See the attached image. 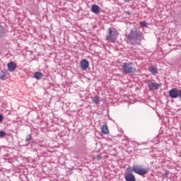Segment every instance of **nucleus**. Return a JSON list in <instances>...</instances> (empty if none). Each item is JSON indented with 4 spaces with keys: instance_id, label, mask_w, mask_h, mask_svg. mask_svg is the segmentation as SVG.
I'll use <instances>...</instances> for the list:
<instances>
[{
    "instance_id": "nucleus-1",
    "label": "nucleus",
    "mask_w": 181,
    "mask_h": 181,
    "mask_svg": "<svg viewBox=\"0 0 181 181\" xmlns=\"http://www.w3.org/2000/svg\"><path fill=\"white\" fill-rule=\"evenodd\" d=\"M127 43L134 46H141L142 40L145 39L144 33L136 28H134L130 30L129 35H126Z\"/></svg>"
},
{
    "instance_id": "nucleus-2",
    "label": "nucleus",
    "mask_w": 181,
    "mask_h": 181,
    "mask_svg": "<svg viewBox=\"0 0 181 181\" xmlns=\"http://www.w3.org/2000/svg\"><path fill=\"white\" fill-rule=\"evenodd\" d=\"M127 172H134V173H136L137 175H139V176H144V175H147L148 172L149 171V168H144L142 165L136 164L133 165V168L131 166H129L127 169Z\"/></svg>"
},
{
    "instance_id": "nucleus-3",
    "label": "nucleus",
    "mask_w": 181,
    "mask_h": 181,
    "mask_svg": "<svg viewBox=\"0 0 181 181\" xmlns=\"http://www.w3.org/2000/svg\"><path fill=\"white\" fill-rule=\"evenodd\" d=\"M122 69L124 74H134L136 71V69L134 66V63L124 62L122 65Z\"/></svg>"
},
{
    "instance_id": "nucleus-4",
    "label": "nucleus",
    "mask_w": 181,
    "mask_h": 181,
    "mask_svg": "<svg viewBox=\"0 0 181 181\" xmlns=\"http://www.w3.org/2000/svg\"><path fill=\"white\" fill-rule=\"evenodd\" d=\"M117 37H118V32H117V29L114 28H108V35H106V40H107V42H111V43H115Z\"/></svg>"
},
{
    "instance_id": "nucleus-5",
    "label": "nucleus",
    "mask_w": 181,
    "mask_h": 181,
    "mask_svg": "<svg viewBox=\"0 0 181 181\" xmlns=\"http://www.w3.org/2000/svg\"><path fill=\"white\" fill-rule=\"evenodd\" d=\"M147 84L150 91L156 90L159 88L158 83H155V81H148Z\"/></svg>"
},
{
    "instance_id": "nucleus-6",
    "label": "nucleus",
    "mask_w": 181,
    "mask_h": 181,
    "mask_svg": "<svg viewBox=\"0 0 181 181\" xmlns=\"http://www.w3.org/2000/svg\"><path fill=\"white\" fill-rule=\"evenodd\" d=\"M168 94L170 98H177L179 95V89L174 88L169 90Z\"/></svg>"
},
{
    "instance_id": "nucleus-7",
    "label": "nucleus",
    "mask_w": 181,
    "mask_h": 181,
    "mask_svg": "<svg viewBox=\"0 0 181 181\" xmlns=\"http://www.w3.org/2000/svg\"><path fill=\"white\" fill-rule=\"evenodd\" d=\"M124 179L126 181H136L135 175L132 173H128L124 175Z\"/></svg>"
},
{
    "instance_id": "nucleus-8",
    "label": "nucleus",
    "mask_w": 181,
    "mask_h": 181,
    "mask_svg": "<svg viewBox=\"0 0 181 181\" xmlns=\"http://www.w3.org/2000/svg\"><path fill=\"white\" fill-rule=\"evenodd\" d=\"M81 67L83 69V70H87V69H88V66H90V62H88V60L87 59H82L81 61Z\"/></svg>"
},
{
    "instance_id": "nucleus-9",
    "label": "nucleus",
    "mask_w": 181,
    "mask_h": 181,
    "mask_svg": "<svg viewBox=\"0 0 181 181\" xmlns=\"http://www.w3.org/2000/svg\"><path fill=\"white\" fill-rule=\"evenodd\" d=\"M9 77V73L6 70H1L0 71V80H6Z\"/></svg>"
},
{
    "instance_id": "nucleus-10",
    "label": "nucleus",
    "mask_w": 181,
    "mask_h": 181,
    "mask_svg": "<svg viewBox=\"0 0 181 181\" xmlns=\"http://www.w3.org/2000/svg\"><path fill=\"white\" fill-rule=\"evenodd\" d=\"M8 71H15L16 70V64L13 62H11L7 64Z\"/></svg>"
},
{
    "instance_id": "nucleus-11",
    "label": "nucleus",
    "mask_w": 181,
    "mask_h": 181,
    "mask_svg": "<svg viewBox=\"0 0 181 181\" xmlns=\"http://www.w3.org/2000/svg\"><path fill=\"white\" fill-rule=\"evenodd\" d=\"M91 11L93 13L98 14L100 13V11H101V7L98 6L97 4H93L91 6Z\"/></svg>"
},
{
    "instance_id": "nucleus-12",
    "label": "nucleus",
    "mask_w": 181,
    "mask_h": 181,
    "mask_svg": "<svg viewBox=\"0 0 181 181\" xmlns=\"http://www.w3.org/2000/svg\"><path fill=\"white\" fill-rule=\"evenodd\" d=\"M101 132L103 135H107V134H110V130L108 129V126L107 124H103L102 126Z\"/></svg>"
},
{
    "instance_id": "nucleus-13",
    "label": "nucleus",
    "mask_w": 181,
    "mask_h": 181,
    "mask_svg": "<svg viewBox=\"0 0 181 181\" xmlns=\"http://www.w3.org/2000/svg\"><path fill=\"white\" fill-rule=\"evenodd\" d=\"M6 34V30H5V27L4 25L0 24V39L1 37H4L5 35Z\"/></svg>"
},
{
    "instance_id": "nucleus-14",
    "label": "nucleus",
    "mask_w": 181,
    "mask_h": 181,
    "mask_svg": "<svg viewBox=\"0 0 181 181\" xmlns=\"http://www.w3.org/2000/svg\"><path fill=\"white\" fill-rule=\"evenodd\" d=\"M149 71L151 74L155 76V74H158V68L155 66H152L149 68Z\"/></svg>"
},
{
    "instance_id": "nucleus-15",
    "label": "nucleus",
    "mask_w": 181,
    "mask_h": 181,
    "mask_svg": "<svg viewBox=\"0 0 181 181\" xmlns=\"http://www.w3.org/2000/svg\"><path fill=\"white\" fill-rule=\"evenodd\" d=\"M42 77H43V74H42V72L34 73V78H36L37 80H40L42 79Z\"/></svg>"
},
{
    "instance_id": "nucleus-16",
    "label": "nucleus",
    "mask_w": 181,
    "mask_h": 181,
    "mask_svg": "<svg viewBox=\"0 0 181 181\" xmlns=\"http://www.w3.org/2000/svg\"><path fill=\"white\" fill-rule=\"evenodd\" d=\"M92 102L93 104H100V97L95 96L92 98Z\"/></svg>"
},
{
    "instance_id": "nucleus-17",
    "label": "nucleus",
    "mask_w": 181,
    "mask_h": 181,
    "mask_svg": "<svg viewBox=\"0 0 181 181\" xmlns=\"http://www.w3.org/2000/svg\"><path fill=\"white\" fill-rule=\"evenodd\" d=\"M140 26L141 28H148V23H146L145 21H141Z\"/></svg>"
},
{
    "instance_id": "nucleus-18",
    "label": "nucleus",
    "mask_w": 181,
    "mask_h": 181,
    "mask_svg": "<svg viewBox=\"0 0 181 181\" xmlns=\"http://www.w3.org/2000/svg\"><path fill=\"white\" fill-rule=\"evenodd\" d=\"M32 141V135L28 134L25 137V142H30Z\"/></svg>"
},
{
    "instance_id": "nucleus-19",
    "label": "nucleus",
    "mask_w": 181,
    "mask_h": 181,
    "mask_svg": "<svg viewBox=\"0 0 181 181\" xmlns=\"http://www.w3.org/2000/svg\"><path fill=\"white\" fill-rule=\"evenodd\" d=\"M6 133L4 131H0V138H5Z\"/></svg>"
},
{
    "instance_id": "nucleus-20",
    "label": "nucleus",
    "mask_w": 181,
    "mask_h": 181,
    "mask_svg": "<svg viewBox=\"0 0 181 181\" xmlns=\"http://www.w3.org/2000/svg\"><path fill=\"white\" fill-rule=\"evenodd\" d=\"M95 158L98 160H101V159L103 158V156H101V155H98Z\"/></svg>"
},
{
    "instance_id": "nucleus-21",
    "label": "nucleus",
    "mask_w": 181,
    "mask_h": 181,
    "mask_svg": "<svg viewBox=\"0 0 181 181\" xmlns=\"http://www.w3.org/2000/svg\"><path fill=\"white\" fill-rule=\"evenodd\" d=\"M2 121H4V115L0 114V122H2Z\"/></svg>"
},
{
    "instance_id": "nucleus-22",
    "label": "nucleus",
    "mask_w": 181,
    "mask_h": 181,
    "mask_svg": "<svg viewBox=\"0 0 181 181\" xmlns=\"http://www.w3.org/2000/svg\"><path fill=\"white\" fill-rule=\"evenodd\" d=\"M178 98L181 99V89L178 90Z\"/></svg>"
},
{
    "instance_id": "nucleus-23",
    "label": "nucleus",
    "mask_w": 181,
    "mask_h": 181,
    "mask_svg": "<svg viewBox=\"0 0 181 181\" xmlns=\"http://www.w3.org/2000/svg\"><path fill=\"white\" fill-rule=\"evenodd\" d=\"M168 175H169V171H167V172L165 173L164 176H165L166 177H168Z\"/></svg>"
},
{
    "instance_id": "nucleus-24",
    "label": "nucleus",
    "mask_w": 181,
    "mask_h": 181,
    "mask_svg": "<svg viewBox=\"0 0 181 181\" xmlns=\"http://www.w3.org/2000/svg\"><path fill=\"white\" fill-rule=\"evenodd\" d=\"M124 2H131L132 0H123Z\"/></svg>"
},
{
    "instance_id": "nucleus-25",
    "label": "nucleus",
    "mask_w": 181,
    "mask_h": 181,
    "mask_svg": "<svg viewBox=\"0 0 181 181\" xmlns=\"http://www.w3.org/2000/svg\"><path fill=\"white\" fill-rule=\"evenodd\" d=\"M126 13H127V15H131V13H129V11H126Z\"/></svg>"
}]
</instances>
